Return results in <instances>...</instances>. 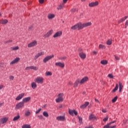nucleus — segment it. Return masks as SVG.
I'll use <instances>...</instances> for the list:
<instances>
[{
    "mask_svg": "<svg viewBox=\"0 0 128 128\" xmlns=\"http://www.w3.org/2000/svg\"><path fill=\"white\" fill-rule=\"evenodd\" d=\"M125 26H126V27L125 28H126V26H128V20H127L125 23Z\"/></svg>",
    "mask_w": 128,
    "mask_h": 128,
    "instance_id": "nucleus-54",
    "label": "nucleus"
},
{
    "mask_svg": "<svg viewBox=\"0 0 128 128\" xmlns=\"http://www.w3.org/2000/svg\"><path fill=\"white\" fill-rule=\"evenodd\" d=\"M88 80V76H85L84 78H82L80 81V84H84V82H86Z\"/></svg>",
    "mask_w": 128,
    "mask_h": 128,
    "instance_id": "nucleus-13",
    "label": "nucleus"
},
{
    "mask_svg": "<svg viewBox=\"0 0 128 128\" xmlns=\"http://www.w3.org/2000/svg\"><path fill=\"white\" fill-rule=\"evenodd\" d=\"M90 104V102H85L84 105H85V106H86V108Z\"/></svg>",
    "mask_w": 128,
    "mask_h": 128,
    "instance_id": "nucleus-51",
    "label": "nucleus"
},
{
    "mask_svg": "<svg viewBox=\"0 0 128 128\" xmlns=\"http://www.w3.org/2000/svg\"><path fill=\"white\" fill-rule=\"evenodd\" d=\"M10 42H12V40H8L4 42V44H10Z\"/></svg>",
    "mask_w": 128,
    "mask_h": 128,
    "instance_id": "nucleus-36",
    "label": "nucleus"
},
{
    "mask_svg": "<svg viewBox=\"0 0 128 128\" xmlns=\"http://www.w3.org/2000/svg\"><path fill=\"white\" fill-rule=\"evenodd\" d=\"M2 106V103H0V108Z\"/></svg>",
    "mask_w": 128,
    "mask_h": 128,
    "instance_id": "nucleus-61",
    "label": "nucleus"
},
{
    "mask_svg": "<svg viewBox=\"0 0 128 128\" xmlns=\"http://www.w3.org/2000/svg\"><path fill=\"white\" fill-rule=\"evenodd\" d=\"M98 2H92L89 4V6H90V8H92L94 6H98Z\"/></svg>",
    "mask_w": 128,
    "mask_h": 128,
    "instance_id": "nucleus-17",
    "label": "nucleus"
},
{
    "mask_svg": "<svg viewBox=\"0 0 128 128\" xmlns=\"http://www.w3.org/2000/svg\"><path fill=\"white\" fill-rule=\"evenodd\" d=\"M118 100V96L114 97L112 100V102H116V100Z\"/></svg>",
    "mask_w": 128,
    "mask_h": 128,
    "instance_id": "nucleus-40",
    "label": "nucleus"
},
{
    "mask_svg": "<svg viewBox=\"0 0 128 128\" xmlns=\"http://www.w3.org/2000/svg\"><path fill=\"white\" fill-rule=\"evenodd\" d=\"M95 102H98V103H100V101H98V99H96V98H95Z\"/></svg>",
    "mask_w": 128,
    "mask_h": 128,
    "instance_id": "nucleus-57",
    "label": "nucleus"
},
{
    "mask_svg": "<svg viewBox=\"0 0 128 128\" xmlns=\"http://www.w3.org/2000/svg\"><path fill=\"white\" fill-rule=\"evenodd\" d=\"M55 66H60V68H64V63L57 62L55 64Z\"/></svg>",
    "mask_w": 128,
    "mask_h": 128,
    "instance_id": "nucleus-9",
    "label": "nucleus"
},
{
    "mask_svg": "<svg viewBox=\"0 0 128 128\" xmlns=\"http://www.w3.org/2000/svg\"><path fill=\"white\" fill-rule=\"evenodd\" d=\"M68 112H69L70 114V116H74V114H75V116H78V112H76V110H68Z\"/></svg>",
    "mask_w": 128,
    "mask_h": 128,
    "instance_id": "nucleus-14",
    "label": "nucleus"
},
{
    "mask_svg": "<svg viewBox=\"0 0 128 128\" xmlns=\"http://www.w3.org/2000/svg\"><path fill=\"white\" fill-rule=\"evenodd\" d=\"M54 54L50 55V56H46L44 59H43V62L44 64H46V62H48V60H52V58H54Z\"/></svg>",
    "mask_w": 128,
    "mask_h": 128,
    "instance_id": "nucleus-4",
    "label": "nucleus"
},
{
    "mask_svg": "<svg viewBox=\"0 0 128 128\" xmlns=\"http://www.w3.org/2000/svg\"><path fill=\"white\" fill-rule=\"evenodd\" d=\"M93 54H98V52H96V51H94Z\"/></svg>",
    "mask_w": 128,
    "mask_h": 128,
    "instance_id": "nucleus-59",
    "label": "nucleus"
},
{
    "mask_svg": "<svg viewBox=\"0 0 128 128\" xmlns=\"http://www.w3.org/2000/svg\"><path fill=\"white\" fill-rule=\"evenodd\" d=\"M8 118H1L0 119V126L2 125V124H6V122H8Z\"/></svg>",
    "mask_w": 128,
    "mask_h": 128,
    "instance_id": "nucleus-11",
    "label": "nucleus"
},
{
    "mask_svg": "<svg viewBox=\"0 0 128 128\" xmlns=\"http://www.w3.org/2000/svg\"><path fill=\"white\" fill-rule=\"evenodd\" d=\"M118 90V84H116L115 88L112 90V92H116V90Z\"/></svg>",
    "mask_w": 128,
    "mask_h": 128,
    "instance_id": "nucleus-30",
    "label": "nucleus"
},
{
    "mask_svg": "<svg viewBox=\"0 0 128 128\" xmlns=\"http://www.w3.org/2000/svg\"><path fill=\"white\" fill-rule=\"evenodd\" d=\"M32 70H38V68L36 66H32Z\"/></svg>",
    "mask_w": 128,
    "mask_h": 128,
    "instance_id": "nucleus-37",
    "label": "nucleus"
},
{
    "mask_svg": "<svg viewBox=\"0 0 128 128\" xmlns=\"http://www.w3.org/2000/svg\"><path fill=\"white\" fill-rule=\"evenodd\" d=\"M25 116H30V112L28 111L25 113Z\"/></svg>",
    "mask_w": 128,
    "mask_h": 128,
    "instance_id": "nucleus-38",
    "label": "nucleus"
},
{
    "mask_svg": "<svg viewBox=\"0 0 128 128\" xmlns=\"http://www.w3.org/2000/svg\"><path fill=\"white\" fill-rule=\"evenodd\" d=\"M44 0H39L40 4H44Z\"/></svg>",
    "mask_w": 128,
    "mask_h": 128,
    "instance_id": "nucleus-53",
    "label": "nucleus"
},
{
    "mask_svg": "<svg viewBox=\"0 0 128 128\" xmlns=\"http://www.w3.org/2000/svg\"><path fill=\"white\" fill-rule=\"evenodd\" d=\"M38 44V42L36 40H34L32 42H31L30 43L28 44V48H32L34 46H36Z\"/></svg>",
    "mask_w": 128,
    "mask_h": 128,
    "instance_id": "nucleus-6",
    "label": "nucleus"
},
{
    "mask_svg": "<svg viewBox=\"0 0 128 128\" xmlns=\"http://www.w3.org/2000/svg\"><path fill=\"white\" fill-rule=\"evenodd\" d=\"M100 64H103L104 66H106V64H108V60H103L100 62Z\"/></svg>",
    "mask_w": 128,
    "mask_h": 128,
    "instance_id": "nucleus-29",
    "label": "nucleus"
},
{
    "mask_svg": "<svg viewBox=\"0 0 128 128\" xmlns=\"http://www.w3.org/2000/svg\"><path fill=\"white\" fill-rule=\"evenodd\" d=\"M127 18H128V16H126L123 18H121L120 20H118V24H120L121 22H124Z\"/></svg>",
    "mask_w": 128,
    "mask_h": 128,
    "instance_id": "nucleus-24",
    "label": "nucleus"
},
{
    "mask_svg": "<svg viewBox=\"0 0 128 128\" xmlns=\"http://www.w3.org/2000/svg\"><path fill=\"white\" fill-rule=\"evenodd\" d=\"M22 128H30V126L29 124H26L22 125Z\"/></svg>",
    "mask_w": 128,
    "mask_h": 128,
    "instance_id": "nucleus-32",
    "label": "nucleus"
},
{
    "mask_svg": "<svg viewBox=\"0 0 128 128\" xmlns=\"http://www.w3.org/2000/svg\"><path fill=\"white\" fill-rule=\"evenodd\" d=\"M64 94H60L58 95V98L56 99V102H64Z\"/></svg>",
    "mask_w": 128,
    "mask_h": 128,
    "instance_id": "nucleus-3",
    "label": "nucleus"
},
{
    "mask_svg": "<svg viewBox=\"0 0 128 128\" xmlns=\"http://www.w3.org/2000/svg\"><path fill=\"white\" fill-rule=\"evenodd\" d=\"M64 0H63V3L62 4H60V5L58 6L57 7V10H62V8H64Z\"/></svg>",
    "mask_w": 128,
    "mask_h": 128,
    "instance_id": "nucleus-23",
    "label": "nucleus"
},
{
    "mask_svg": "<svg viewBox=\"0 0 128 128\" xmlns=\"http://www.w3.org/2000/svg\"><path fill=\"white\" fill-rule=\"evenodd\" d=\"M108 120V117L106 116V118L103 119V122H107Z\"/></svg>",
    "mask_w": 128,
    "mask_h": 128,
    "instance_id": "nucleus-49",
    "label": "nucleus"
},
{
    "mask_svg": "<svg viewBox=\"0 0 128 128\" xmlns=\"http://www.w3.org/2000/svg\"><path fill=\"white\" fill-rule=\"evenodd\" d=\"M78 84H80V79H78L75 82L74 84V88H76L78 86Z\"/></svg>",
    "mask_w": 128,
    "mask_h": 128,
    "instance_id": "nucleus-26",
    "label": "nucleus"
},
{
    "mask_svg": "<svg viewBox=\"0 0 128 128\" xmlns=\"http://www.w3.org/2000/svg\"><path fill=\"white\" fill-rule=\"evenodd\" d=\"M114 58L116 60H120V58L116 56H114Z\"/></svg>",
    "mask_w": 128,
    "mask_h": 128,
    "instance_id": "nucleus-52",
    "label": "nucleus"
},
{
    "mask_svg": "<svg viewBox=\"0 0 128 128\" xmlns=\"http://www.w3.org/2000/svg\"><path fill=\"white\" fill-rule=\"evenodd\" d=\"M112 39H109L107 42H106V44H108V46H110L112 44Z\"/></svg>",
    "mask_w": 128,
    "mask_h": 128,
    "instance_id": "nucleus-31",
    "label": "nucleus"
},
{
    "mask_svg": "<svg viewBox=\"0 0 128 128\" xmlns=\"http://www.w3.org/2000/svg\"><path fill=\"white\" fill-rule=\"evenodd\" d=\"M43 116H45V118H48V113L46 112H44Z\"/></svg>",
    "mask_w": 128,
    "mask_h": 128,
    "instance_id": "nucleus-33",
    "label": "nucleus"
},
{
    "mask_svg": "<svg viewBox=\"0 0 128 128\" xmlns=\"http://www.w3.org/2000/svg\"><path fill=\"white\" fill-rule=\"evenodd\" d=\"M79 56L82 60H84V58H86V54H84V52L80 53Z\"/></svg>",
    "mask_w": 128,
    "mask_h": 128,
    "instance_id": "nucleus-20",
    "label": "nucleus"
},
{
    "mask_svg": "<svg viewBox=\"0 0 128 128\" xmlns=\"http://www.w3.org/2000/svg\"><path fill=\"white\" fill-rule=\"evenodd\" d=\"M38 117L40 120H44V116H42V115H38Z\"/></svg>",
    "mask_w": 128,
    "mask_h": 128,
    "instance_id": "nucleus-43",
    "label": "nucleus"
},
{
    "mask_svg": "<svg viewBox=\"0 0 128 128\" xmlns=\"http://www.w3.org/2000/svg\"><path fill=\"white\" fill-rule=\"evenodd\" d=\"M92 26V22H88L86 23L78 22L72 27V30H74L78 29V30H82L84 28H88V26Z\"/></svg>",
    "mask_w": 128,
    "mask_h": 128,
    "instance_id": "nucleus-1",
    "label": "nucleus"
},
{
    "mask_svg": "<svg viewBox=\"0 0 128 128\" xmlns=\"http://www.w3.org/2000/svg\"><path fill=\"white\" fill-rule=\"evenodd\" d=\"M62 108V106L60 105V106H59V108Z\"/></svg>",
    "mask_w": 128,
    "mask_h": 128,
    "instance_id": "nucleus-62",
    "label": "nucleus"
},
{
    "mask_svg": "<svg viewBox=\"0 0 128 128\" xmlns=\"http://www.w3.org/2000/svg\"><path fill=\"white\" fill-rule=\"evenodd\" d=\"M44 52H41L38 53L34 57V60H38V58H40L42 56H44Z\"/></svg>",
    "mask_w": 128,
    "mask_h": 128,
    "instance_id": "nucleus-7",
    "label": "nucleus"
},
{
    "mask_svg": "<svg viewBox=\"0 0 128 128\" xmlns=\"http://www.w3.org/2000/svg\"><path fill=\"white\" fill-rule=\"evenodd\" d=\"M86 105L84 104L80 106V108H82V110H84V108H86Z\"/></svg>",
    "mask_w": 128,
    "mask_h": 128,
    "instance_id": "nucleus-42",
    "label": "nucleus"
},
{
    "mask_svg": "<svg viewBox=\"0 0 128 128\" xmlns=\"http://www.w3.org/2000/svg\"><path fill=\"white\" fill-rule=\"evenodd\" d=\"M108 78H114V76L112 74H108Z\"/></svg>",
    "mask_w": 128,
    "mask_h": 128,
    "instance_id": "nucleus-48",
    "label": "nucleus"
},
{
    "mask_svg": "<svg viewBox=\"0 0 128 128\" xmlns=\"http://www.w3.org/2000/svg\"><path fill=\"white\" fill-rule=\"evenodd\" d=\"M76 8H74L71 10L72 12H76Z\"/></svg>",
    "mask_w": 128,
    "mask_h": 128,
    "instance_id": "nucleus-50",
    "label": "nucleus"
},
{
    "mask_svg": "<svg viewBox=\"0 0 128 128\" xmlns=\"http://www.w3.org/2000/svg\"><path fill=\"white\" fill-rule=\"evenodd\" d=\"M56 120L60 122H64V116H58L56 117Z\"/></svg>",
    "mask_w": 128,
    "mask_h": 128,
    "instance_id": "nucleus-19",
    "label": "nucleus"
},
{
    "mask_svg": "<svg viewBox=\"0 0 128 128\" xmlns=\"http://www.w3.org/2000/svg\"><path fill=\"white\" fill-rule=\"evenodd\" d=\"M32 70V66H28L26 68V70Z\"/></svg>",
    "mask_w": 128,
    "mask_h": 128,
    "instance_id": "nucleus-47",
    "label": "nucleus"
},
{
    "mask_svg": "<svg viewBox=\"0 0 128 128\" xmlns=\"http://www.w3.org/2000/svg\"><path fill=\"white\" fill-rule=\"evenodd\" d=\"M31 86L32 88H33V90H34L35 88H36V82H32L31 84Z\"/></svg>",
    "mask_w": 128,
    "mask_h": 128,
    "instance_id": "nucleus-27",
    "label": "nucleus"
},
{
    "mask_svg": "<svg viewBox=\"0 0 128 128\" xmlns=\"http://www.w3.org/2000/svg\"><path fill=\"white\" fill-rule=\"evenodd\" d=\"M62 34V31H58L56 32L53 36V38H58Z\"/></svg>",
    "mask_w": 128,
    "mask_h": 128,
    "instance_id": "nucleus-12",
    "label": "nucleus"
},
{
    "mask_svg": "<svg viewBox=\"0 0 128 128\" xmlns=\"http://www.w3.org/2000/svg\"><path fill=\"white\" fill-rule=\"evenodd\" d=\"M88 119L90 120H96V117L93 114H91L89 116Z\"/></svg>",
    "mask_w": 128,
    "mask_h": 128,
    "instance_id": "nucleus-15",
    "label": "nucleus"
},
{
    "mask_svg": "<svg viewBox=\"0 0 128 128\" xmlns=\"http://www.w3.org/2000/svg\"><path fill=\"white\" fill-rule=\"evenodd\" d=\"M102 112H106V110L103 109L102 110Z\"/></svg>",
    "mask_w": 128,
    "mask_h": 128,
    "instance_id": "nucleus-56",
    "label": "nucleus"
},
{
    "mask_svg": "<svg viewBox=\"0 0 128 128\" xmlns=\"http://www.w3.org/2000/svg\"><path fill=\"white\" fill-rule=\"evenodd\" d=\"M24 102H20L16 104L15 108L16 110H20V108H24Z\"/></svg>",
    "mask_w": 128,
    "mask_h": 128,
    "instance_id": "nucleus-5",
    "label": "nucleus"
},
{
    "mask_svg": "<svg viewBox=\"0 0 128 128\" xmlns=\"http://www.w3.org/2000/svg\"><path fill=\"white\" fill-rule=\"evenodd\" d=\"M46 76H52V72H46Z\"/></svg>",
    "mask_w": 128,
    "mask_h": 128,
    "instance_id": "nucleus-35",
    "label": "nucleus"
},
{
    "mask_svg": "<svg viewBox=\"0 0 128 128\" xmlns=\"http://www.w3.org/2000/svg\"><path fill=\"white\" fill-rule=\"evenodd\" d=\"M114 122H116V121H113L111 122H110L109 124H110V125H111L112 124H114Z\"/></svg>",
    "mask_w": 128,
    "mask_h": 128,
    "instance_id": "nucleus-58",
    "label": "nucleus"
},
{
    "mask_svg": "<svg viewBox=\"0 0 128 128\" xmlns=\"http://www.w3.org/2000/svg\"><path fill=\"white\" fill-rule=\"evenodd\" d=\"M20 58L18 57L16 58L14 60H12L10 62V66H12V64H17V62H20Z\"/></svg>",
    "mask_w": 128,
    "mask_h": 128,
    "instance_id": "nucleus-8",
    "label": "nucleus"
},
{
    "mask_svg": "<svg viewBox=\"0 0 128 128\" xmlns=\"http://www.w3.org/2000/svg\"><path fill=\"white\" fill-rule=\"evenodd\" d=\"M116 128V126H110V123H108L104 126V128Z\"/></svg>",
    "mask_w": 128,
    "mask_h": 128,
    "instance_id": "nucleus-18",
    "label": "nucleus"
},
{
    "mask_svg": "<svg viewBox=\"0 0 128 128\" xmlns=\"http://www.w3.org/2000/svg\"><path fill=\"white\" fill-rule=\"evenodd\" d=\"M8 21L6 20H0V24H8Z\"/></svg>",
    "mask_w": 128,
    "mask_h": 128,
    "instance_id": "nucleus-25",
    "label": "nucleus"
},
{
    "mask_svg": "<svg viewBox=\"0 0 128 128\" xmlns=\"http://www.w3.org/2000/svg\"><path fill=\"white\" fill-rule=\"evenodd\" d=\"M40 110H42V108H40L36 112V114H39V112H40Z\"/></svg>",
    "mask_w": 128,
    "mask_h": 128,
    "instance_id": "nucleus-45",
    "label": "nucleus"
},
{
    "mask_svg": "<svg viewBox=\"0 0 128 128\" xmlns=\"http://www.w3.org/2000/svg\"><path fill=\"white\" fill-rule=\"evenodd\" d=\"M54 14H49L48 15V20H52V18H54Z\"/></svg>",
    "mask_w": 128,
    "mask_h": 128,
    "instance_id": "nucleus-22",
    "label": "nucleus"
},
{
    "mask_svg": "<svg viewBox=\"0 0 128 128\" xmlns=\"http://www.w3.org/2000/svg\"><path fill=\"white\" fill-rule=\"evenodd\" d=\"M32 26H30L29 27V30H32Z\"/></svg>",
    "mask_w": 128,
    "mask_h": 128,
    "instance_id": "nucleus-60",
    "label": "nucleus"
},
{
    "mask_svg": "<svg viewBox=\"0 0 128 128\" xmlns=\"http://www.w3.org/2000/svg\"><path fill=\"white\" fill-rule=\"evenodd\" d=\"M30 97H27L25 98L22 100V102H24H24H30Z\"/></svg>",
    "mask_w": 128,
    "mask_h": 128,
    "instance_id": "nucleus-21",
    "label": "nucleus"
},
{
    "mask_svg": "<svg viewBox=\"0 0 128 128\" xmlns=\"http://www.w3.org/2000/svg\"><path fill=\"white\" fill-rule=\"evenodd\" d=\"M3 88H4V85H0V90H2Z\"/></svg>",
    "mask_w": 128,
    "mask_h": 128,
    "instance_id": "nucleus-55",
    "label": "nucleus"
},
{
    "mask_svg": "<svg viewBox=\"0 0 128 128\" xmlns=\"http://www.w3.org/2000/svg\"><path fill=\"white\" fill-rule=\"evenodd\" d=\"M104 48V45H103V44L99 45V48Z\"/></svg>",
    "mask_w": 128,
    "mask_h": 128,
    "instance_id": "nucleus-46",
    "label": "nucleus"
},
{
    "mask_svg": "<svg viewBox=\"0 0 128 128\" xmlns=\"http://www.w3.org/2000/svg\"><path fill=\"white\" fill-rule=\"evenodd\" d=\"M44 78L42 76H38L34 79L35 82L36 84H44Z\"/></svg>",
    "mask_w": 128,
    "mask_h": 128,
    "instance_id": "nucleus-2",
    "label": "nucleus"
},
{
    "mask_svg": "<svg viewBox=\"0 0 128 128\" xmlns=\"http://www.w3.org/2000/svg\"><path fill=\"white\" fill-rule=\"evenodd\" d=\"M9 78H10V80H14V77L12 76H9Z\"/></svg>",
    "mask_w": 128,
    "mask_h": 128,
    "instance_id": "nucleus-44",
    "label": "nucleus"
},
{
    "mask_svg": "<svg viewBox=\"0 0 128 128\" xmlns=\"http://www.w3.org/2000/svg\"><path fill=\"white\" fill-rule=\"evenodd\" d=\"M24 93H22L21 94H20L16 98V100H22V98H24Z\"/></svg>",
    "mask_w": 128,
    "mask_h": 128,
    "instance_id": "nucleus-16",
    "label": "nucleus"
},
{
    "mask_svg": "<svg viewBox=\"0 0 128 128\" xmlns=\"http://www.w3.org/2000/svg\"><path fill=\"white\" fill-rule=\"evenodd\" d=\"M122 82H119V92H122Z\"/></svg>",
    "mask_w": 128,
    "mask_h": 128,
    "instance_id": "nucleus-28",
    "label": "nucleus"
},
{
    "mask_svg": "<svg viewBox=\"0 0 128 128\" xmlns=\"http://www.w3.org/2000/svg\"><path fill=\"white\" fill-rule=\"evenodd\" d=\"M82 94H86V92H82Z\"/></svg>",
    "mask_w": 128,
    "mask_h": 128,
    "instance_id": "nucleus-64",
    "label": "nucleus"
},
{
    "mask_svg": "<svg viewBox=\"0 0 128 128\" xmlns=\"http://www.w3.org/2000/svg\"><path fill=\"white\" fill-rule=\"evenodd\" d=\"M66 2H68V0H64V4H66Z\"/></svg>",
    "mask_w": 128,
    "mask_h": 128,
    "instance_id": "nucleus-63",
    "label": "nucleus"
},
{
    "mask_svg": "<svg viewBox=\"0 0 128 128\" xmlns=\"http://www.w3.org/2000/svg\"><path fill=\"white\" fill-rule=\"evenodd\" d=\"M78 120H79V122L80 124H82V118L80 116H78Z\"/></svg>",
    "mask_w": 128,
    "mask_h": 128,
    "instance_id": "nucleus-41",
    "label": "nucleus"
},
{
    "mask_svg": "<svg viewBox=\"0 0 128 128\" xmlns=\"http://www.w3.org/2000/svg\"><path fill=\"white\" fill-rule=\"evenodd\" d=\"M54 31L52 30H49L46 34L44 36V38H50L52 34Z\"/></svg>",
    "mask_w": 128,
    "mask_h": 128,
    "instance_id": "nucleus-10",
    "label": "nucleus"
},
{
    "mask_svg": "<svg viewBox=\"0 0 128 128\" xmlns=\"http://www.w3.org/2000/svg\"><path fill=\"white\" fill-rule=\"evenodd\" d=\"M20 115H18L17 116H15L13 120L14 122H16V120H18L20 119Z\"/></svg>",
    "mask_w": 128,
    "mask_h": 128,
    "instance_id": "nucleus-34",
    "label": "nucleus"
},
{
    "mask_svg": "<svg viewBox=\"0 0 128 128\" xmlns=\"http://www.w3.org/2000/svg\"><path fill=\"white\" fill-rule=\"evenodd\" d=\"M18 48H19L18 46L12 48V50H18Z\"/></svg>",
    "mask_w": 128,
    "mask_h": 128,
    "instance_id": "nucleus-39",
    "label": "nucleus"
}]
</instances>
